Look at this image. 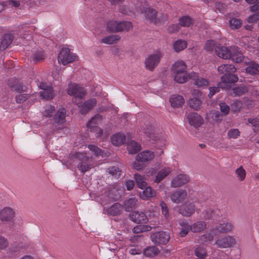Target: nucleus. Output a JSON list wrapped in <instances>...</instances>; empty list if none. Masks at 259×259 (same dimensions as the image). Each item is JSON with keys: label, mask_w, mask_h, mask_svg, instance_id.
I'll use <instances>...</instances> for the list:
<instances>
[{"label": "nucleus", "mask_w": 259, "mask_h": 259, "mask_svg": "<svg viewBox=\"0 0 259 259\" xmlns=\"http://www.w3.org/2000/svg\"><path fill=\"white\" fill-rule=\"evenodd\" d=\"M67 93L70 96H73L72 102L75 104L78 100L82 99L84 98L87 91L83 88L79 87L76 84H70L67 89Z\"/></svg>", "instance_id": "obj_1"}, {"label": "nucleus", "mask_w": 259, "mask_h": 259, "mask_svg": "<svg viewBox=\"0 0 259 259\" xmlns=\"http://www.w3.org/2000/svg\"><path fill=\"white\" fill-rule=\"evenodd\" d=\"M75 157L80 161L77 168L81 172L84 173L91 168L92 165L90 163L91 157L87 156V153L77 152L75 153Z\"/></svg>", "instance_id": "obj_2"}, {"label": "nucleus", "mask_w": 259, "mask_h": 259, "mask_svg": "<svg viewBox=\"0 0 259 259\" xmlns=\"http://www.w3.org/2000/svg\"><path fill=\"white\" fill-rule=\"evenodd\" d=\"M76 56L70 52L68 48H63L58 54V59L59 62H61L63 65H65L73 62Z\"/></svg>", "instance_id": "obj_3"}, {"label": "nucleus", "mask_w": 259, "mask_h": 259, "mask_svg": "<svg viewBox=\"0 0 259 259\" xmlns=\"http://www.w3.org/2000/svg\"><path fill=\"white\" fill-rule=\"evenodd\" d=\"M152 241L156 245H165L169 240L170 235L168 233L159 231L152 233L151 235Z\"/></svg>", "instance_id": "obj_4"}, {"label": "nucleus", "mask_w": 259, "mask_h": 259, "mask_svg": "<svg viewBox=\"0 0 259 259\" xmlns=\"http://www.w3.org/2000/svg\"><path fill=\"white\" fill-rule=\"evenodd\" d=\"M162 57V54L159 52L150 55L145 62L146 69L150 71H153L159 63Z\"/></svg>", "instance_id": "obj_5"}, {"label": "nucleus", "mask_w": 259, "mask_h": 259, "mask_svg": "<svg viewBox=\"0 0 259 259\" xmlns=\"http://www.w3.org/2000/svg\"><path fill=\"white\" fill-rule=\"evenodd\" d=\"M97 101L96 99L92 98L88 100L83 104L82 102H77L75 104L80 108L79 112L84 115L88 113L90 111L92 110L94 107L97 105Z\"/></svg>", "instance_id": "obj_6"}, {"label": "nucleus", "mask_w": 259, "mask_h": 259, "mask_svg": "<svg viewBox=\"0 0 259 259\" xmlns=\"http://www.w3.org/2000/svg\"><path fill=\"white\" fill-rule=\"evenodd\" d=\"M235 243V239L232 236H227L218 239L214 244L218 247L225 248L231 247Z\"/></svg>", "instance_id": "obj_7"}, {"label": "nucleus", "mask_w": 259, "mask_h": 259, "mask_svg": "<svg viewBox=\"0 0 259 259\" xmlns=\"http://www.w3.org/2000/svg\"><path fill=\"white\" fill-rule=\"evenodd\" d=\"M187 192L183 189H177L170 195L171 200L176 203L182 202L187 197Z\"/></svg>", "instance_id": "obj_8"}, {"label": "nucleus", "mask_w": 259, "mask_h": 259, "mask_svg": "<svg viewBox=\"0 0 259 259\" xmlns=\"http://www.w3.org/2000/svg\"><path fill=\"white\" fill-rule=\"evenodd\" d=\"M195 206L194 203L185 202L179 208V213L185 217H190L194 213Z\"/></svg>", "instance_id": "obj_9"}, {"label": "nucleus", "mask_w": 259, "mask_h": 259, "mask_svg": "<svg viewBox=\"0 0 259 259\" xmlns=\"http://www.w3.org/2000/svg\"><path fill=\"white\" fill-rule=\"evenodd\" d=\"M191 125L197 128L201 126L203 122V118L197 113H190L187 117Z\"/></svg>", "instance_id": "obj_10"}, {"label": "nucleus", "mask_w": 259, "mask_h": 259, "mask_svg": "<svg viewBox=\"0 0 259 259\" xmlns=\"http://www.w3.org/2000/svg\"><path fill=\"white\" fill-rule=\"evenodd\" d=\"M203 213L205 220H215L222 217V212L218 208H207Z\"/></svg>", "instance_id": "obj_11"}, {"label": "nucleus", "mask_w": 259, "mask_h": 259, "mask_svg": "<svg viewBox=\"0 0 259 259\" xmlns=\"http://www.w3.org/2000/svg\"><path fill=\"white\" fill-rule=\"evenodd\" d=\"M189 181V177L187 175L180 174L172 180L170 186L172 188L180 187L187 183Z\"/></svg>", "instance_id": "obj_12"}, {"label": "nucleus", "mask_w": 259, "mask_h": 259, "mask_svg": "<svg viewBox=\"0 0 259 259\" xmlns=\"http://www.w3.org/2000/svg\"><path fill=\"white\" fill-rule=\"evenodd\" d=\"M190 79L193 81V84L198 87H202L208 85V80L200 76L197 73H191Z\"/></svg>", "instance_id": "obj_13"}, {"label": "nucleus", "mask_w": 259, "mask_h": 259, "mask_svg": "<svg viewBox=\"0 0 259 259\" xmlns=\"http://www.w3.org/2000/svg\"><path fill=\"white\" fill-rule=\"evenodd\" d=\"M232 49H233V48H231V49H229L224 47H217L215 48V51L216 54L219 57L224 59H230L232 55Z\"/></svg>", "instance_id": "obj_14"}, {"label": "nucleus", "mask_w": 259, "mask_h": 259, "mask_svg": "<svg viewBox=\"0 0 259 259\" xmlns=\"http://www.w3.org/2000/svg\"><path fill=\"white\" fill-rule=\"evenodd\" d=\"M130 217L133 222L137 224L146 223L148 221L147 217L142 212L134 211Z\"/></svg>", "instance_id": "obj_15"}, {"label": "nucleus", "mask_w": 259, "mask_h": 259, "mask_svg": "<svg viewBox=\"0 0 259 259\" xmlns=\"http://www.w3.org/2000/svg\"><path fill=\"white\" fill-rule=\"evenodd\" d=\"M15 216V212L10 207H6L0 212V219L3 221H10Z\"/></svg>", "instance_id": "obj_16"}, {"label": "nucleus", "mask_w": 259, "mask_h": 259, "mask_svg": "<svg viewBox=\"0 0 259 259\" xmlns=\"http://www.w3.org/2000/svg\"><path fill=\"white\" fill-rule=\"evenodd\" d=\"M247 67L245 70L246 73L252 75L259 74V64L255 61H250L246 63Z\"/></svg>", "instance_id": "obj_17"}, {"label": "nucleus", "mask_w": 259, "mask_h": 259, "mask_svg": "<svg viewBox=\"0 0 259 259\" xmlns=\"http://www.w3.org/2000/svg\"><path fill=\"white\" fill-rule=\"evenodd\" d=\"M233 227V225L230 223H224L219 224L218 225L211 230L212 232L214 233V231H217L219 233H228L230 232Z\"/></svg>", "instance_id": "obj_18"}, {"label": "nucleus", "mask_w": 259, "mask_h": 259, "mask_svg": "<svg viewBox=\"0 0 259 259\" xmlns=\"http://www.w3.org/2000/svg\"><path fill=\"white\" fill-rule=\"evenodd\" d=\"M14 37L11 33L5 34L3 35L0 45V51L5 50L12 43Z\"/></svg>", "instance_id": "obj_19"}, {"label": "nucleus", "mask_w": 259, "mask_h": 259, "mask_svg": "<svg viewBox=\"0 0 259 259\" xmlns=\"http://www.w3.org/2000/svg\"><path fill=\"white\" fill-rule=\"evenodd\" d=\"M137 156L140 161L146 164V162L152 160L154 158V154L151 151L145 150L138 154Z\"/></svg>", "instance_id": "obj_20"}, {"label": "nucleus", "mask_w": 259, "mask_h": 259, "mask_svg": "<svg viewBox=\"0 0 259 259\" xmlns=\"http://www.w3.org/2000/svg\"><path fill=\"white\" fill-rule=\"evenodd\" d=\"M237 69L234 65L232 64H223L218 67V70L220 74L229 75L231 73L236 72Z\"/></svg>", "instance_id": "obj_21"}, {"label": "nucleus", "mask_w": 259, "mask_h": 259, "mask_svg": "<svg viewBox=\"0 0 259 259\" xmlns=\"http://www.w3.org/2000/svg\"><path fill=\"white\" fill-rule=\"evenodd\" d=\"M123 209V206L119 203H115L110 207L105 209L106 213L109 215L116 216L119 215Z\"/></svg>", "instance_id": "obj_22"}, {"label": "nucleus", "mask_w": 259, "mask_h": 259, "mask_svg": "<svg viewBox=\"0 0 259 259\" xmlns=\"http://www.w3.org/2000/svg\"><path fill=\"white\" fill-rule=\"evenodd\" d=\"M66 111L64 108H60L54 116V122L58 124L64 123L66 121Z\"/></svg>", "instance_id": "obj_23"}, {"label": "nucleus", "mask_w": 259, "mask_h": 259, "mask_svg": "<svg viewBox=\"0 0 259 259\" xmlns=\"http://www.w3.org/2000/svg\"><path fill=\"white\" fill-rule=\"evenodd\" d=\"M171 105L174 108H179L184 104L185 100L183 96L176 95L169 99Z\"/></svg>", "instance_id": "obj_24"}, {"label": "nucleus", "mask_w": 259, "mask_h": 259, "mask_svg": "<svg viewBox=\"0 0 259 259\" xmlns=\"http://www.w3.org/2000/svg\"><path fill=\"white\" fill-rule=\"evenodd\" d=\"M174 75L175 81L179 83H183L190 79V73L188 74L187 71H182V72L174 74Z\"/></svg>", "instance_id": "obj_25"}, {"label": "nucleus", "mask_w": 259, "mask_h": 259, "mask_svg": "<svg viewBox=\"0 0 259 259\" xmlns=\"http://www.w3.org/2000/svg\"><path fill=\"white\" fill-rule=\"evenodd\" d=\"M206 228V224L204 221H198L190 227V230L194 233H199Z\"/></svg>", "instance_id": "obj_26"}, {"label": "nucleus", "mask_w": 259, "mask_h": 259, "mask_svg": "<svg viewBox=\"0 0 259 259\" xmlns=\"http://www.w3.org/2000/svg\"><path fill=\"white\" fill-rule=\"evenodd\" d=\"M171 71L173 74L179 73V72H182V71L186 72V65L184 62L180 61L176 62L172 65Z\"/></svg>", "instance_id": "obj_27"}, {"label": "nucleus", "mask_w": 259, "mask_h": 259, "mask_svg": "<svg viewBox=\"0 0 259 259\" xmlns=\"http://www.w3.org/2000/svg\"><path fill=\"white\" fill-rule=\"evenodd\" d=\"M127 148L130 154H135L141 150V145L134 140L128 141L127 144Z\"/></svg>", "instance_id": "obj_28"}, {"label": "nucleus", "mask_w": 259, "mask_h": 259, "mask_svg": "<svg viewBox=\"0 0 259 259\" xmlns=\"http://www.w3.org/2000/svg\"><path fill=\"white\" fill-rule=\"evenodd\" d=\"M111 140L112 144L115 146H119L122 145L125 142V136L123 134L118 133L113 135Z\"/></svg>", "instance_id": "obj_29"}, {"label": "nucleus", "mask_w": 259, "mask_h": 259, "mask_svg": "<svg viewBox=\"0 0 259 259\" xmlns=\"http://www.w3.org/2000/svg\"><path fill=\"white\" fill-rule=\"evenodd\" d=\"M138 200L134 197H131L124 201V208L126 211H130L136 208Z\"/></svg>", "instance_id": "obj_30"}, {"label": "nucleus", "mask_w": 259, "mask_h": 259, "mask_svg": "<svg viewBox=\"0 0 259 259\" xmlns=\"http://www.w3.org/2000/svg\"><path fill=\"white\" fill-rule=\"evenodd\" d=\"M43 91L40 92V96L46 100H50L54 96V93L51 87H47L46 88L41 87Z\"/></svg>", "instance_id": "obj_31"}, {"label": "nucleus", "mask_w": 259, "mask_h": 259, "mask_svg": "<svg viewBox=\"0 0 259 259\" xmlns=\"http://www.w3.org/2000/svg\"><path fill=\"white\" fill-rule=\"evenodd\" d=\"M221 81L224 83H232L237 82L238 80V77L237 75L234 73H231L229 75H223L221 77Z\"/></svg>", "instance_id": "obj_32"}, {"label": "nucleus", "mask_w": 259, "mask_h": 259, "mask_svg": "<svg viewBox=\"0 0 259 259\" xmlns=\"http://www.w3.org/2000/svg\"><path fill=\"white\" fill-rule=\"evenodd\" d=\"M118 32L122 31L128 32L133 28V24L130 21H120L118 24Z\"/></svg>", "instance_id": "obj_33"}, {"label": "nucleus", "mask_w": 259, "mask_h": 259, "mask_svg": "<svg viewBox=\"0 0 259 259\" xmlns=\"http://www.w3.org/2000/svg\"><path fill=\"white\" fill-rule=\"evenodd\" d=\"M120 38L121 37L118 35H110L102 38L101 42L106 44H114L117 42Z\"/></svg>", "instance_id": "obj_34"}, {"label": "nucleus", "mask_w": 259, "mask_h": 259, "mask_svg": "<svg viewBox=\"0 0 259 259\" xmlns=\"http://www.w3.org/2000/svg\"><path fill=\"white\" fill-rule=\"evenodd\" d=\"M232 91L235 96H240L247 92L248 89L245 85L241 84L233 88Z\"/></svg>", "instance_id": "obj_35"}, {"label": "nucleus", "mask_w": 259, "mask_h": 259, "mask_svg": "<svg viewBox=\"0 0 259 259\" xmlns=\"http://www.w3.org/2000/svg\"><path fill=\"white\" fill-rule=\"evenodd\" d=\"M202 104L201 99L198 98H191L188 101L189 107L194 110H198L200 109Z\"/></svg>", "instance_id": "obj_36"}, {"label": "nucleus", "mask_w": 259, "mask_h": 259, "mask_svg": "<svg viewBox=\"0 0 259 259\" xmlns=\"http://www.w3.org/2000/svg\"><path fill=\"white\" fill-rule=\"evenodd\" d=\"M159 253V250L155 246H150L145 249L144 254L147 257H153Z\"/></svg>", "instance_id": "obj_37"}, {"label": "nucleus", "mask_w": 259, "mask_h": 259, "mask_svg": "<svg viewBox=\"0 0 259 259\" xmlns=\"http://www.w3.org/2000/svg\"><path fill=\"white\" fill-rule=\"evenodd\" d=\"M119 22L109 21L107 23V30L110 33L118 32Z\"/></svg>", "instance_id": "obj_38"}, {"label": "nucleus", "mask_w": 259, "mask_h": 259, "mask_svg": "<svg viewBox=\"0 0 259 259\" xmlns=\"http://www.w3.org/2000/svg\"><path fill=\"white\" fill-rule=\"evenodd\" d=\"M134 178L136 181V185L139 188L144 189L147 185V183L144 180V177L139 174H135Z\"/></svg>", "instance_id": "obj_39"}, {"label": "nucleus", "mask_w": 259, "mask_h": 259, "mask_svg": "<svg viewBox=\"0 0 259 259\" xmlns=\"http://www.w3.org/2000/svg\"><path fill=\"white\" fill-rule=\"evenodd\" d=\"M194 254L198 257L197 259H205L207 256L205 249L200 246L196 247L195 249Z\"/></svg>", "instance_id": "obj_40"}, {"label": "nucleus", "mask_w": 259, "mask_h": 259, "mask_svg": "<svg viewBox=\"0 0 259 259\" xmlns=\"http://www.w3.org/2000/svg\"><path fill=\"white\" fill-rule=\"evenodd\" d=\"M187 47V42L185 40L179 39L176 41L173 45L175 51L177 52H179Z\"/></svg>", "instance_id": "obj_41"}, {"label": "nucleus", "mask_w": 259, "mask_h": 259, "mask_svg": "<svg viewBox=\"0 0 259 259\" xmlns=\"http://www.w3.org/2000/svg\"><path fill=\"white\" fill-rule=\"evenodd\" d=\"M237 50V47H234L233 49H232L233 53L231 58L235 62L240 63L243 61V56L241 53H240Z\"/></svg>", "instance_id": "obj_42"}, {"label": "nucleus", "mask_w": 259, "mask_h": 259, "mask_svg": "<svg viewBox=\"0 0 259 259\" xmlns=\"http://www.w3.org/2000/svg\"><path fill=\"white\" fill-rule=\"evenodd\" d=\"M112 196L113 194L111 192H109L107 195H103L102 196L101 203L104 207V210H105V206L111 203L114 200Z\"/></svg>", "instance_id": "obj_43"}, {"label": "nucleus", "mask_w": 259, "mask_h": 259, "mask_svg": "<svg viewBox=\"0 0 259 259\" xmlns=\"http://www.w3.org/2000/svg\"><path fill=\"white\" fill-rule=\"evenodd\" d=\"M45 57L46 56L42 51L37 50L32 54L31 58L34 62L37 63L44 60Z\"/></svg>", "instance_id": "obj_44"}, {"label": "nucleus", "mask_w": 259, "mask_h": 259, "mask_svg": "<svg viewBox=\"0 0 259 259\" xmlns=\"http://www.w3.org/2000/svg\"><path fill=\"white\" fill-rule=\"evenodd\" d=\"M144 189L145 190L143 191L142 194H141V197L142 199H145L154 196L155 192L150 187L147 185Z\"/></svg>", "instance_id": "obj_45"}, {"label": "nucleus", "mask_w": 259, "mask_h": 259, "mask_svg": "<svg viewBox=\"0 0 259 259\" xmlns=\"http://www.w3.org/2000/svg\"><path fill=\"white\" fill-rule=\"evenodd\" d=\"M170 172L169 168H164L160 170L156 177L155 182L159 183L164 178H165Z\"/></svg>", "instance_id": "obj_46"}, {"label": "nucleus", "mask_w": 259, "mask_h": 259, "mask_svg": "<svg viewBox=\"0 0 259 259\" xmlns=\"http://www.w3.org/2000/svg\"><path fill=\"white\" fill-rule=\"evenodd\" d=\"M213 236L212 234L207 233L202 235L199 236L197 239V242L199 243L204 244L208 241H212L213 240Z\"/></svg>", "instance_id": "obj_47"}, {"label": "nucleus", "mask_w": 259, "mask_h": 259, "mask_svg": "<svg viewBox=\"0 0 259 259\" xmlns=\"http://www.w3.org/2000/svg\"><path fill=\"white\" fill-rule=\"evenodd\" d=\"M102 119V116L100 114H97L93 116L87 123L88 127L93 126L92 124H97L101 122Z\"/></svg>", "instance_id": "obj_48"}, {"label": "nucleus", "mask_w": 259, "mask_h": 259, "mask_svg": "<svg viewBox=\"0 0 259 259\" xmlns=\"http://www.w3.org/2000/svg\"><path fill=\"white\" fill-rule=\"evenodd\" d=\"M242 20L232 17L229 20L230 26L232 29H238L242 25Z\"/></svg>", "instance_id": "obj_49"}, {"label": "nucleus", "mask_w": 259, "mask_h": 259, "mask_svg": "<svg viewBox=\"0 0 259 259\" xmlns=\"http://www.w3.org/2000/svg\"><path fill=\"white\" fill-rule=\"evenodd\" d=\"M180 24L183 27H189L193 24L194 21L191 17H180Z\"/></svg>", "instance_id": "obj_50"}, {"label": "nucleus", "mask_w": 259, "mask_h": 259, "mask_svg": "<svg viewBox=\"0 0 259 259\" xmlns=\"http://www.w3.org/2000/svg\"><path fill=\"white\" fill-rule=\"evenodd\" d=\"M224 87L222 83L218 84L217 87H213L209 88V93L208 96L209 98H211L212 96L218 92H219L221 88H224Z\"/></svg>", "instance_id": "obj_51"}, {"label": "nucleus", "mask_w": 259, "mask_h": 259, "mask_svg": "<svg viewBox=\"0 0 259 259\" xmlns=\"http://www.w3.org/2000/svg\"><path fill=\"white\" fill-rule=\"evenodd\" d=\"M146 164H145L143 162L140 161L136 156V161L133 163L132 166L133 168L137 170H141L145 167Z\"/></svg>", "instance_id": "obj_52"}, {"label": "nucleus", "mask_w": 259, "mask_h": 259, "mask_svg": "<svg viewBox=\"0 0 259 259\" xmlns=\"http://www.w3.org/2000/svg\"><path fill=\"white\" fill-rule=\"evenodd\" d=\"M236 174L237 175L238 179L242 181L244 180L246 176V172L245 169L242 166H240L236 170Z\"/></svg>", "instance_id": "obj_53"}, {"label": "nucleus", "mask_w": 259, "mask_h": 259, "mask_svg": "<svg viewBox=\"0 0 259 259\" xmlns=\"http://www.w3.org/2000/svg\"><path fill=\"white\" fill-rule=\"evenodd\" d=\"M181 226L183 227L182 230L180 232V235L181 237H185L189 232L190 229V226L187 223L183 222L181 223Z\"/></svg>", "instance_id": "obj_54"}, {"label": "nucleus", "mask_w": 259, "mask_h": 259, "mask_svg": "<svg viewBox=\"0 0 259 259\" xmlns=\"http://www.w3.org/2000/svg\"><path fill=\"white\" fill-rule=\"evenodd\" d=\"M30 97L29 94H22L16 96V101L18 103H21L25 102Z\"/></svg>", "instance_id": "obj_55"}, {"label": "nucleus", "mask_w": 259, "mask_h": 259, "mask_svg": "<svg viewBox=\"0 0 259 259\" xmlns=\"http://www.w3.org/2000/svg\"><path fill=\"white\" fill-rule=\"evenodd\" d=\"M145 134L146 135V136L150 139V140L156 141L158 139V137L155 134H154L151 128L150 129H149V128H147L145 130Z\"/></svg>", "instance_id": "obj_56"}, {"label": "nucleus", "mask_w": 259, "mask_h": 259, "mask_svg": "<svg viewBox=\"0 0 259 259\" xmlns=\"http://www.w3.org/2000/svg\"><path fill=\"white\" fill-rule=\"evenodd\" d=\"M55 110V108L53 106H48L46 107L45 111L43 113L44 116L49 117L52 116L53 112Z\"/></svg>", "instance_id": "obj_57"}, {"label": "nucleus", "mask_w": 259, "mask_h": 259, "mask_svg": "<svg viewBox=\"0 0 259 259\" xmlns=\"http://www.w3.org/2000/svg\"><path fill=\"white\" fill-rule=\"evenodd\" d=\"M242 104L240 101L236 100L231 104V108L233 110L236 112L239 111L242 108Z\"/></svg>", "instance_id": "obj_58"}, {"label": "nucleus", "mask_w": 259, "mask_h": 259, "mask_svg": "<svg viewBox=\"0 0 259 259\" xmlns=\"http://www.w3.org/2000/svg\"><path fill=\"white\" fill-rule=\"evenodd\" d=\"M161 208L162 213L165 218L167 219L169 217L168 208L164 201H161L160 204Z\"/></svg>", "instance_id": "obj_59"}, {"label": "nucleus", "mask_w": 259, "mask_h": 259, "mask_svg": "<svg viewBox=\"0 0 259 259\" xmlns=\"http://www.w3.org/2000/svg\"><path fill=\"white\" fill-rule=\"evenodd\" d=\"M240 132L237 129H231L229 131L228 136L230 138H237L239 135Z\"/></svg>", "instance_id": "obj_60"}, {"label": "nucleus", "mask_w": 259, "mask_h": 259, "mask_svg": "<svg viewBox=\"0 0 259 259\" xmlns=\"http://www.w3.org/2000/svg\"><path fill=\"white\" fill-rule=\"evenodd\" d=\"M220 110L221 112L224 114L227 115L230 111V108L225 103H221L220 104Z\"/></svg>", "instance_id": "obj_61"}, {"label": "nucleus", "mask_w": 259, "mask_h": 259, "mask_svg": "<svg viewBox=\"0 0 259 259\" xmlns=\"http://www.w3.org/2000/svg\"><path fill=\"white\" fill-rule=\"evenodd\" d=\"M88 148L90 149V150L92 151L95 153V154L96 156L101 155L102 153V150L97 146L93 145H89L88 146Z\"/></svg>", "instance_id": "obj_62"}, {"label": "nucleus", "mask_w": 259, "mask_h": 259, "mask_svg": "<svg viewBox=\"0 0 259 259\" xmlns=\"http://www.w3.org/2000/svg\"><path fill=\"white\" fill-rule=\"evenodd\" d=\"M109 172L112 176H119L120 175V171L117 166H112L109 168Z\"/></svg>", "instance_id": "obj_63"}, {"label": "nucleus", "mask_w": 259, "mask_h": 259, "mask_svg": "<svg viewBox=\"0 0 259 259\" xmlns=\"http://www.w3.org/2000/svg\"><path fill=\"white\" fill-rule=\"evenodd\" d=\"M146 22L149 23H153L154 24H160L161 22L158 17H146Z\"/></svg>", "instance_id": "obj_64"}]
</instances>
